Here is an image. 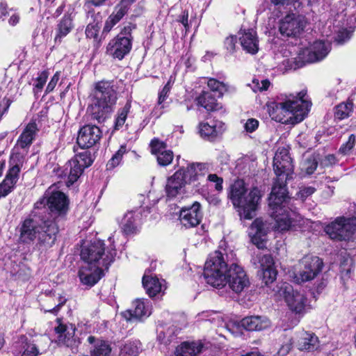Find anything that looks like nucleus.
<instances>
[{"label": "nucleus", "mask_w": 356, "mask_h": 356, "mask_svg": "<svg viewBox=\"0 0 356 356\" xmlns=\"http://www.w3.org/2000/svg\"><path fill=\"white\" fill-rule=\"evenodd\" d=\"M317 165V159L314 156H311L305 161L303 168L307 174L312 175L316 170Z\"/></svg>", "instance_id": "47"}, {"label": "nucleus", "mask_w": 356, "mask_h": 356, "mask_svg": "<svg viewBox=\"0 0 356 356\" xmlns=\"http://www.w3.org/2000/svg\"><path fill=\"white\" fill-rule=\"evenodd\" d=\"M202 218L201 205L198 202H195L190 207L182 208L179 213V220L186 227H194L198 225Z\"/></svg>", "instance_id": "19"}, {"label": "nucleus", "mask_w": 356, "mask_h": 356, "mask_svg": "<svg viewBox=\"0 0 356 356\" xmlns=\"http://www.w3.org/2000/svg\"><path fill=\"white\" fill-rule=\"evenodd\" d=\"M199 132L201 136L213 140L225 131V124L222 122H202L199 125Z\"/></svg>", "instance_id": "25"}, {"label": "nucleus", "mask_w": 356, "mask_h": 356, "mask_svg": "<svg viewBox=\"0 0 356 356\" xmlns=\"http://www.w3.org/2000/svg\"><path fill=\"white\" fill-rule=\"evenodd\" d=\"M351 34L347 30L339 31L336 37V42L339 44H343L350 38Z\"/></svg>", "instance_id": "55"}, {"label": "nucleus", "mask_w": 356, "mask_h": 356, "mask_svg": "<svg viewBox=\"0 0 356 356\" xmlns=\"http://www.w3.org/2000/svg\"><path fill=\"white\" fill-rule=\"evenodd\" d=\"M19 170L17 165L9 169L6 178L0 184V197H5L11 192L18 179Z\"/></svg>", "instance_id": "31"}, {"label": "nucleus", "mask_w": 356, "mask_h": 356, "mask_svg": "<svg viewBox=\"0 0 356 356\" xmlns=\"http://www.w3.org/2000/svg\"><path fill=\"white\" fill-rule=\"evenodd\" d=\"M268 113L273 120L277 122H283V118L280 115V113H277L276 109L273 108V103L268 106Z\"/></svg>", "instance_id": "59"}, {"label": "nucleus", "mask_w": 356, "mask_h": 356, "mask_svg": "<svg viewBox=\"0 0 356 356\" xmlns=\"http://www.w3.org/2000/svg\"><path fill=\"white\" fill-rule=\"evenodd\" d=\"M354 221L345 218H338L325 227V232L332 240H349L356 230Z\"/></svg>", "instance_id": "12"}, {"label": "nucleus", "mask_w": 356, "mask_h": 356, "mask_svg": "<svg viewBox=\"0 0 356 356\" xmlns=\"http://www.w3.org/2000/svg\"><path fill=\"white\" fill-rule=\"evenodd\" d=\"M170 86H169V83H168L163 88L162 90L159 93V104H162V102L165 100V97L168 95V93L170 91Z\"/></svg>", "instance_id": "61"}, {"label": "nucleus", "mask_w": 356, "mask_h": 356, "mask_svg": "<svg viewBox=\"0 0 356 356\" xmlns=\"http://www.w3.org/2000/svg\"><path fill=\"white\" fill-rule=\"evenodd\" d=\"M127 151L126 146L122 145L120 148L113 155L111 159L108 161L106 167L108 170H111L118 166L122 159L123 155Z\"/></svg>", "instance_id": "43"}, {"label": "nucleus", "mask_w": 356, "mask_h": 356, "mask_svg": "<svg viewBox=\"0 0 356 356\" xmlns=\"http://www.w3.org/2000/svg\"><path fill=\"white\" fill-rule=\"evenodd\" d=\"M65 3H63L61 4L56 10L55 12L52 14V17L54 18H57L63 12V10L65 8Z\"/></svg>", "instance_id": "64"}, {"label": "nucleus", "mask_w": 356, "mask_h": 356, "mask_svg": "<svg viewBox=\"0 0 356 356\" xmlns=\"http://www.w3.org/2000/svg\"><path fill=\"white\" fill-rule=\"evenodd\" d=\"M259 126V121L254 118L248 119L244 124L245 130L248 133L254 131Z\"/></svg>", "instance_id": "54"}, {"label": "nucleus", "mask_w": 356, "mask_h": 356, "mask_svg": "<svg viewBox=\"0 0 356 356\" xmlns=\"http://www.w3.org/2000/svg\"><path fill=\"white\" fill-rule=\"evenodd\" d=\"M306 24L305 16L295 13L288 14L280 20L279 31L283 36L297 37L304 31Z\"/></svg>", "instance_id": "13"}, {"label": "nucleus", "mask_w": 356, "mask_h": 356, "mask_svg": "<svg viewBox=\"0 0 356 356\" xmlns=\"http://www.w3.org/2000/svg\"><path fill=\"white\" fill-rule=\"evenodd\" d=\"M133 309L129 310L131 317L139 319L143 316H149L150 312L143 300H136L133 302Z\"/></svg>", "instance_id": "38"}, {"label": "nucleus", "mask_w": 356, "mask_h": 356, "mask_svg": "<svg viewBox=\"0 0 356 356\" xmlns=\"http://www.w3.org/2000/svg\"><path fill=\"white\" fill-rule=\"evenodd\" d=\"M323 262L321 259L312 255L304 257L299 262V270L295 273L294 280L300 284L314 280L322 270Z\"/></svg>", "instance_id": "10"}, {"label": "nucleus", "mask_w": 356, "mask_h": 356, "mask_svg": "<svg viewBox=\"0 0 356 356\" xmlns=\"http://www.w3.org/2000/svg\"><path fill=\"white\" fill-rule=\"evenodd\" d=\"M232 263L226 250L211 253L205 262L203 273L207 284L216 288L225 286L226 275Z\"/></svg>", "instance_id": "4"}, {"label": "nucleus", "mask_w": 356, "mask_h": 356, "mask_svg": "<svg viewBox=\"0 0 356 356\" xmlns=\"http://www.w3.org/2000/svg\"><path fill=\"white\" fill-rule=\"evenodd\" d=\"M66 299L65 298L60 297L59 300L58 304L55 306L53 309L48 310V312L51 313H56L59 311L60 308L64 305L66 302Z\"/></svg>", "instance_id": "63"}, {"label": "nucleus", "mask_w": 356, "mask_h": 356, "mask_svg": "<svg viewBox=\"0 0 356 356\" xmlns=\"http://www.w3.org/2000/svg\"><path fill=\"white\" fill-rule=\"evenodd\" d=\"M58 232V226L54 220L44 216L42 212L34 211L31 218L22 222L19 238L26 243L37 238L36 245L40 250L44 251L54 245Z\"/></svg>", "instance_id": "2"}, {"label": "nucleus", "mask_w": 356, "mask_h": 356, "mask_svg": "<svg viewBox=\"0 0 356 356\" xmlns=\"http://www.w3.org/2000/svg\"><path fill=\"white\" fill-rule=\"evenodd\" d=\"M189 182L183 169L175 172L169 177L165 185L166 195L169 198L176 197L184 193V187Z\"/></svg>", "instance_id": "18"}, {"label": "nucleus", "mask_w": 356, "mask_h": 356, "mask_svg": "<svg viewBox=\"0 0 356 356\" xmlns=\"http://www.w3.org/2000/svg\"><path fill=\"white\" fill-rule=\"evenodd\" d=\"M102 268L94 267L91 265L85 264L79 270V276L81 282L87 286H94L103 276Z\"/></svg>", "instance_id": "22"}, {"label": "nucleus", "mask_w": 356, "mask_h": 356, "mask_svg": "<svg viewBox=\"0 0 356 356\" xmlns=\"http://www.w3.org/2000/svg\"><path fill=\"white\" fill-rule=\"evenodd\" d=\"M60 78V73L58 72H56L54 75L52 76L51 81L48 83L47 88H46V92L49 93L54 90V88L56 87L58 80Z\"/></svg>", "instance_id": "57"}, {"label": "nucleus", "mask_w": 356, "mask_h": 356, "mask_svg": "<svg viewBox=\"0 0 356 356\" xmlns=\"http://www.w3.org/2000/svg\"><path fill=\"white\" fill-rule=\"evenodd\" d=\"M241 325L248 331H261L270 326V321L266 316H250L243 318Z\"/></svg>", "instance_id": "23"}, {"label": "nucleus", "mask_w": 356, "mask_h": 356, "mask_svg": "<svg viewBox=\"0 0 356 356\" xmlns=\"http://www.w3.org/2000/svg\"><path fill=\"white\" fill-rule=\"evenodd\" d=\"M188 181L199 179L204 177L211 170V164L208 163H197L189 165L186 169H183Z\"/></svg>", "instance_id": "29"}, {"label": "nucleus", "mask_w": 356, "mask_h": 356, "mask_svg": "<svg viewBox=\"0 0 356 356\" xmlns=\"http://www.w3.org/2000/svg\"><path fill=\"white\" fill-rule=\"evenodd\" d=\"M143 285L150 297L155 296L162 290V285L156 277L145 275L143 277Z\"/></svg>", "instance_id": "37"}, {"label": "nucleus", "mask_w": 356, "mask_h": 356, "mask_svg": "<svg viewBox=\"0 0 356 356\" xmlns=\"http://www.w3.org/2000/svg\"><path fill=\"white\" fill-rule=\"evenodd\" d=\"M236 43V38L231 35L227 37L225 40V47L230 52L234 51Z\"/></svg>", "instance_id": "58"}, {"label": "nucleus", "mask_w": 356, "mask_h": 356, "mask_svg": "<svg viewBox=\"0 0 356 356\" xmlns=\"http://www.w3.org/2000/svg\"><path fill=\"white\" fill-rule=\"evenodd\" d=\"M104 243L102 241L95 240L89 245L82 248L81 258L85 261V264L94 267L108 268L116 255L114 249L105 252Z\"/></svg>", "instance_id": "8"}, {"label": "nucleus", "mask_w": 356, "mask_h": 356, "mask_svg": "<svg viewBox=\"0 0 356 356\" xmlns=\"http://www.w3.org/2000/svg\"><path fill=\"white\" fill-rule=\"evenodd\" d=\"M69 209V200L61 191L49 187L42 198L35 204V209L42 212L49 219L56 222V219L66 215Z\"/></svg>", "instance_id": "5"}, {"label": "nucleus", "mask_w": 356, "mask_h": 356, "mask_svg": "<svg viewBox=\"0 0 356 356\" xmlns=\"http://www.w3.org/2000/svg\"><path fill=\"white\" fill-rule=\"evenodd\" d=\"M92 19L93 22H89L86 29V35L88 38L97 40L101 28V16L98 13L97 16H94Z\"/></svg>", "instance_id": "40"}, {"label": "nucleus", "mask_w": 356, "mask_h": 356, "mask_svg": "<svg viewBox=\"0 0 356 356\" xmlns=\"http://www.w3.org/2000/svg\"><path fill=\"white\" fill-rule=\"evenodd\" d=\"M250 234H252V241L257 246L259 249L265 247L264 237L266 234V225L261 219H256L252 223L250 227Z\"/></svg>", "instance_id": "30"}, {"label": "nucleus", "mask_w": 356, "mask_h": 356, "mask_svg": "<svg viewBox=\"0 0 356 356\" xmlns=\"http://www.w3.org/2000/svg\"><path fill=\"white\" fill-rule=\"evenodd\" d=\"M203 348L201 342H184L176 348L177 356H197Z\"/></svg>", "instance_id": "35"}, {"label": "nucleus", "mask_w": 356, "mask_h": 356, "mask_svg": "<svg viewBox=\"0 0 356 356\" xmlns=\"http://www.w3.org/2000/svg\"><path fill=\"white\" fill-rule=\"evenodd\" d=\"M128 10V7L119 3L115 7L113 13L108 17L107 20L106 21L103 31L109 32L111 29L127 13Z\"/></svg>", "instance_id": "34"}, {"label": "nucleus", "mask_w": 356, "mask_h": 356, "mask_svg": "<svg viewBox=\"0 0 356 356\" xmlns=\"http://www.w3.org/2000/svg\"><path fill=\"white\" fill-rule=\"evenodd\" d=\"M298 347L300 350H316L319 348L318 338L314 333L302 332L298 341Z\"/></svg>", "instance_id": "33"}, {"label": "nucleus", "mask_w": 356, "mask_h": 356, "mask_svg": "<svg viewBox=\"0 0 356 356\" xmlns=\"http://www.w3.org/2000/svg\"><path fill=\"white\" fill-rule=\"evenodd\" d=\"M353 111V104L350 102H343L335 107V118L343 120L348 118Z\"/></svg>", "instance_id": "41"}, {"label": "nucleus", "mask_w": 356, "mask_h": 356, "mask_svg": "<svg viewBox=\"0 0 356 356\" xmlns=\"http://www.w3.org/2000/svg\"><path fill=\"white\" fill-rule=\"evenodd\" d=\"M196 102L198 106L203 107L207 111H213L219 108L216 99L209 91H202L196 98Z\"/></svg>", "instance_id": "36"}, {"label": "nucleus", "mask_w": 356, "mask_h": 356, "mask_svg": "<svg viewBox=\"0 0 356 356\" xmlns=\"http://www.w3.org/2000/svg\"><path fill=\"white\" fill-rule=\"evenodd\" d=\"M236 293H239L250 285L249 279L243 268L232 263L226 275V284Z\"/></svg>", "instance_id": "15"}, {"label": "nucleus", "mask_w": 356, "mask_h": 356, "mask_svg": "<svg viewBox=\"0 0 356 356\" xmlns=\"http://www.w3.org/2000/svg\"><path fill=\"white\" fill-rule=\"evenodd\" d=\"M12 351L14 356H38L39 354L35 344L24 335L14 343Z\"/></svg>", "instance_id": "21"}, {"label": "nucleus", "mask_w": 356, "mask_h": 356, "mask_svg": "<svg viewBox=\"0 0 356 356\" xmlns=\"http://www.w3.org/2000/svg\"><path fill=\"white\" fill-rule=\"evenodd\" d=\"M74 28L73 19L70 14H65L58 22L56 28L55 42H61L63 38L67 35Z\"/></svg>", "instance_id": "32"}, {"label": "nucleus", "mask_w": 356, "mask_h": 356, "mask_svg": "<svg viewBox=\"0 0 356 356\" xmlns=\"http://www.w3.org/2000/svg\"><path fill=\"white\" fill-rule=\"evenodd\" d=\"M117 92L112 82L101 81L95 83L91 95V103L87 113L91 120L102 123L113 111Z\"/></svg>", "instance_id": "3"}, {"label": "nucleus", "mask_w": 356, "mask_h": 356, "mask_svg": "<svg viewBox=\"0 0 356 356\" xmlns=\"http://www.w3.org/2000/svg\"><path fill=\"white\" fill-rule=\"evenodd\" d=\"M93 159L90 152L83 150L76 154L73 159L66 163L63 174L65 177H67V186H70L76 181L83 170L91 165Z\"/></svg>", "instance_id": "9"}, {"label": "nucleus", "mask_w": 356, "mask_h": 356, "mask_svg": "<svg viewBox=\"0 0 356 356\" xmlns=\"http://www.w3.org/2000/svg\"><path fill=\"white\" fill-rule=\"evenodd\" d=\"M108 0H87L85 6L88 8V19L90 17L93 18L95 16V11L91 9L92 6L99 7L106 3Z\"/></svg>", "instance_id": "48"}, {"label": "nucleus", "mask_w": 356, "mask_h": 356, "mask_svg": "<svg viewBox=\"0 0 356 356\" xmlns=\"http://www.w3.org/2000/svg\"><path fill=\"white\" fill-rule=\"evenodd\" d=\"M207 86L212 92H218V97H222L223 93L227 90V86L222 82L215 79H209Z\"/></svg>", "instance_id": "44"}, {"label": "nucleus", "mask_w": 356, "mask_h": 356, "mask_svg": "<svg viewBox=\"0 0 356 356\" xmlns=\"http://www.w3.org/2000/svg\"><path fill=\"white\" fill-rule=\"evenodd\" d=\"M261 270L262 283L265 286L271 288L270 286L276 279L277 270L274 268V261L270 254H257Z\"/></svg>", "instance_id": "20"}, {"label": "nucleus", "mask_w": 356, "mask_h": 356, "mask_svg": "<svg viewBox=\"0 0 356 356\" xmlns=\"http://www.w3.org/2000/svg\"><path fill=\"white\" fill-rule=\"evenodd\" d=\"M229 197L235 207L243 211L245 218L250 219L255 211L259 200V191L254 188L248 194L243 180L236 181L231 186Z\"/></svg>", "instance_id": "7"}, {"label": "nucleus", "mask_w": 356, "mask_h": 356, "mask_svg": "<svg viewBox=\"0 0 356 356\" xmlns=\"http://www.w3.org/2000/svg\"><path fill=\"white\" fill-rule=\"evenodd\" d=\"M240 41L243 49L248 53L255 54L259 50V40L257 33L253 29L245 31L240 37Z\"/></svg>", "instance_id": "27"}, {"label": "nucleus", "mask_w": 356, "mask_h": 356, "mask_svg": "<svg viewBox=\"0 0 356 356\" xmlns=\"http://www.w3.org/2000/svg\"><path fill=\"white\" fill-rule=\"evenodd\" d=\"M253 83L255 84V87L257 88H254V91L259 90H268V87L270 86V81L268 79H264L261 81V83L259 82L258 80H254Z\"/></svg>", "instance_id": "56"}, {"label": "nucleus", "mask_w": 356, "mask_h": 356, "mask_svg": "<svg viewBox=\"0 0 356 356\" xmlns=\"http://www.w3.org/2000/svg\"><path fill=\"white\" fill-rule=\"evenodd\" d=\"M316 191V188L312 186H302L298 192V197L302 200H305L312 195Z\"/></svg>", "instance_id": "53"}, {"label": "nucleus", "mask_w": 356, "mask_h": 356, "mask_svg": "<svg viewBox=\"0 0 356 356\" xmlns=\"http://www.w3.org/2000/svg\"><path fill=\"white\" fill-rule=\"evenodd\" d=\"M330 44L323 41H316L312 45L310 49L307 50V61L314 63L323 59L330 51Z\"/></svg>", "instance_id": "24"}, {"label": "nucleus", "mask_w": 356, "mask_h": 356, "mask_svg": "<svg viewBox=\"0 0 356 356\" xmlns=\"http://www.w3.org/2000/svg\"><path fill=\"white\" fill-rule=\"evenodd\" d=\"M140 213V211L136 210L128 211L124 214L121 221V228L125 234L136 232Z\"/></svg>", "instance_id": "26"}, {"label": "nucleus", "mask_w": 356, "mask_h": 356, "mask_svg": "<svg viewBox=\"0 0 356 356\" xmlns=\"http://www.w3.org/2000/svg\"><path fill=\"white\" fill-rule=\"evenodd\" d=\"M58 325L54 330L57 334L58 343L70 347L73 351L76 350L80 341L74 337L75 327L72 324H65L60 319H57Z\"/></svg>", "instance_id": "16"}, {"label": "nucleus", "mask_w": 356, "mask_h": 356, "mask_svg": "<svg viewBox=\"0 0 356 356\" xmlns=\"http://www.w3.org/2000/svg\"><path fill=\"white\" fill-rule=\"evenodd\" d=\"M270 1L276 6L292 5L295 10L299 9L302 6L300 0H270Z\"/></svg>", "instance_id": "49"}, {"label": "nucleus", "mask_w": 356, "mask_h": 356, "mask_svg": "<svg viewBox=\"0 0 356 356\" xmlns=\"http://www.w3.org/2000/svg\"><path fill=\"white\" fill-rule=\"evenodd\" d=\"M150 145L152 148V153L156 156L160 154V152H162L163 149H165V143L159 140L158 139L152 140Z\"/></svg>", "instance_id": "52"}, {"label": "nucleus", "mask_w": 356, "mask_h": 356, "mask_svg": "<svg viewBox=\"0 0 356 356\" xmlns=\"http://www.w3.org/2000/svg\"><path fill=\"white\" fill-rule=\"evenodd\" d=\"M277 290L273 289V291L283 296L289 307L296 313H300L305 308L306 298L305 296L294 291L293 287L288 283H282L277 286Z\"/></svg>", "instance_id": "14"}, {"label": "nucleus", "mask_w": 356, "mask_h": 356, "mask_svg": "<svg viewBox=\"0 0 356 356\" xmlns=\"http://www.w3.org/2000/svg\"><path fill=\"white\" fill-rule=\"evenodd\" d=\"M140 347L138 342H129L121 348L119 356H138Z\"/></svg>", "instance_id": "42"}, {"label": "nucleus", "mask_w": 356, "mask_h": 356, "mask_svg": "<svg viewBox=\"0 0 356 356\" xmlns=\"http://www.w3.org/2000/svg\"><path fill=\"white\" fill-rule=\"evenodd\" d=\"M337 162L336 157L334 154H328L325 156L321 161V165L323 167L332 165Z\"/></svg>", "instance_id": "60"}, {"label": "nucleus", "mask_w": 356, "mask_h": 356, "mask_svg": "<svg viewBox=\"0 0 356 356\" xmlns=\"http://www.w3.org/2000/svg\"><path fill=\"white\" fill-rule=\"evenodd\" d=\"M207 181L215 183V188L217 191L222 190L223 179L218 177L216 174H209L207 176Z\"/></svg>", "instance_id": "51"}, {"label": "nucleus", "mask_w": 356, "mask_h": 356, "mask_svg": "<svg viewBox=\"0 0 356 356\" xmlns=\"http://www.w3.org/2000/svg\"><path fill=\"white\" fill-rule=\"evenodd\" d=\"M135 29V26L129 25L124 28V32L120 33L115 38L112 39L106 47V54L114 58L122 60L127 54H128L132 47V38L131 32Z\"/></svg>", "instance_id": "11"}, {"label": "nucleus", "mask_w": 356, "mask_h": 356, "mask_svg": "<svg viewBox=\"0 0 356 356\" xmlns=\"http://www.w3.org/2000/svg\"><path fill=\"white\" fill-rule=\"evenodd\" d=\"M273 170L276 179L268 198L270 215L275 220L278 229L286 231L292 225L293 215L288 207L289 197L286 187L287 181L292 178L293 165L286 149H279L275 153Z\"/></svg>", "instance_id": "1"}, {"label": "nucleus", "mask_w": 356, "mask_h": 356, "mask_svg": "<svg viewBox=\"0 0 356 356\" xmlns=\"http://www.w3.org/2000/svg\"><path fill=\"white\" fill-rule=\"evenodd\" d=\"M38 131L35 122H29L19 136L15 147L26 149L32 144L35 135Z\"/></svg>", "instance_id": "28"}, {"label": "nucleus", "mask_w": 356, "mask_h": 356, "mask_svg": "<svg viewBox=\"0 0 356 356\" xmlns=\"http://www.w3.org/2000/svg\"><path fill=\"white\" fill-rule=\"evenodd\" d=\"M173 159V152L171 150L163 149L162 152L156 155V160L161 166H166L170 164Z\"/></svg>", "instance_id": "45"}, {"label": "nucleus", "mask_w": 356, "mask_h": 356, "mask_svg": "<svg viewBox=\"0 0 356 356\" xmlns=\"http://www.w3.org/2000/svg\"><path fill=\"white\" fill-rule=\"evenodd\" d=\"M306 95L305 90L300 91L297 96L290 95L285 101L273 103V108L283 118L286 115H289L284 122L299 123L305 119L312 105L310 102L305 99Z\"/></svg>", "instance_id": "6"}, {"label": "nucleus", "mask_w": 356, "mask_h": 356, "mask_svg": "<svg viewBox=\"0 0 356 356\" xmlns=\"http://www.w3.org/2000/svg\"><path fill=\"white\" fill-rule=\"evenodd\" d=\"M291 349V343L284 344V345L282 346V347L280 348V350L277 352V354L280 356H285L286 354L289 353V352L290 351Z\"/></svg>", "instance_id": "62"}, {"label": "nucleus", "mask_w": 356, "mask_h": 356, "mask_svg": "<svg viewBox=\"0 0 356 356\" xmlns=\"http://www.w3.org/2000/svg\"><path fill=\"white\" fill-rule=\"evenodd\" d=\"M48 75L49 73L46 70L40 73L39 76L36 79V83L35 84V89L37 90V92L40 91L43 88L48 78Z\"/></svg>", "instance_id": "50"}, {"label": "nucleus", "mask_w": 356, "mask_h": 356, "mask_svg": "<svg viewBox=\"0 0 356 356\" xmlns=\"http://www.w3.org/2000/svg\"><path fill=\"white\" fill-rule=\"evenodd\" d=\"M356 142V136L354 134H351L348 141L343 144L339 149V152L343 155L348 154L351 149L354 147Z\"/></svg>", "instance_id": "46"}, {"label": "nucleus", "mask_w": 356, "mask_h": 356, "mask_svg": "<svg viewBox=\"0 0 356 356\" xmlns=\"http://www.w3.org/2000/svg\"><path fill=\"white\" fill-rule=\"evenodd\" d=\"M130 108L131 102H127L122 108L118 109L115 119V130H119L124 124L125 121L127 118L128 113L130 111Z\"/></svg>", "instance_id": "39"}, {"label": "nucleus", "mask_w": 356, "mask_h": 356, "mask_svg": "<svg viewBox=\"0 0 356 356\" xmlns=\"http://www.w3.org/2000/svg\"><path fill=\"white\" fill-rule=\"evenodd\" d=\"M102 137L100 129L95 124L81 127L77 137V144L82 149H89L95 145Z\"/></svg>", "instance_id": "17"}]
</instances>
